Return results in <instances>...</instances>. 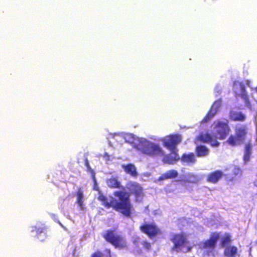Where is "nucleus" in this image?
I'll return each instance as SVG.
<instances>
[{
	"mask_svg": "<svg viewBox=\"0 0 257 257\" xmlns=\"http://www.w3.org/2000/svg\"><path fill=\"white\" fill-rule=\"evenodd\" d=\"M113 195L118 198V200L111 197L110 202L107 197L99 192L97 199L102 202V205L106 208H112L114 210L121 213L126 217H131L133 205L129 194L123 191L117 190L113 193Z\"/></svg>",
	"mask_w": 257,
	"mask_h": 257,
	"instance_id": "1",
	"label": "nucleus"
},
{
	"mask_svg": "<svg viewBox=\"0 0 257 257\" xmlns=\"http://www.w3.org/2000/svg\"><path fill=\"white\" fill-rule=\"evenodd\" d=\"M214 129L215 136L208 133L201 134L198 137V140L201 143L209 144L213 147H218L219 146L220 143L217 139L225 140L231 131L227 120L225 122L220 120L217 121L214 124Z\"/></svg>",
	"mask_w": 257,
	"mask_h": 257,
	"instance_id": "2",
	"label": "nucleus"
},
{
	"mask_svg": "<svg viewBox=\"0 0 257 257\" xmlns=\"http://www.w3.org/2000/svg\"><path fill=\"white\" fill-rule=\"evenodd\" d=\"M170 240L173 245L171 248L172 251L188 252L191 251L192 247L186 245L189 243L186 235L184 232L175 233L171 236Z\"/></svg>",
	"mask_w": 257,
	"mask_h": 257,
	"instance_id": "3",
	"label": "nucleus"
},
{
	"mask_svg": "<svg viewBox=\"0 0 257 257\" xmlns=\"http://www.w3.org/2000/svg\"><path fill=\"white\" fill-rule=\"evenodd\" d=\"M102 236L107 242L111 244L115 248L123 249L127 247L124 237L114 230H106Z\"/></svg>",
	"mask_w": 257,
	"mask_h": 257,
	"instance_id": "4",
	"label": "nucleus"
},
{
	"mask_svg": "<svg viewBox=\"0 0 257 257\" xmlns=\"http://www.w3.org/2000/svg\"><path fill=\"white\" fill-rule=\"evenodd\" d=\"M137 149L142 154L151 157H162L164 152L159 144L145 141L139 144Z\"/></svg>",
	"mask_w": 257,
	"mask_h": 257,
	"instance_id": "5",
	"label": "nucleus"
},
{
	"mask_svg": "<svg viewBox=\"0 0 257 257\" xmlns=\"http://www.w3.org/2000/svg\"><path fill=\"white\" fill-rule=\"evenodd\" d=\"M139 229L150 239L162 234L161 229L154 222L150 223L145 222L140 226Z\"/></svg>",
	"mask_w": 257,
	"mask_h": 257,
	"instance_id": "6",
	"label": "nucleus"
},
{
	"mask_svg": "<svg viewBox=\"0 0 257 257\" xmlns=\"http://www.w3.org/2000/svg\"><path fill=\"white\" fill-rule=\"evenodd\" d=\"M126 187L131 194L134 195L136 201H141L144 196L143 188L141 185L136 182H130Z\"/></svg>",
	"mask_w": 257,
	"mask_h": 257,
	"instance_id": "7",
	"label": "nucleus"
},
{
	"mask_svg": "<svg viewBox=\"0 0 257 257\" xmlns=\"http://www.w3.org/2000/svg\"><path fill=\"white\" fill-rule=\"evenodd\" d=\"M181 141V137L178 135H171L162 140L163 145L167 149L173 150Z\"/></svg>",
	"mask_w": 257,
	"mask_h": 257,
	"instance_id": "8",
	"label": "nucleus"
},
{
	"mask_svg": "<svg viewBox=\"0 0 257 257\" xmlns=\"http://www.w3.org/2000/svg\"><path fill=\"white\" fill-rule=\"evenodd\" d=\"M220 238L219 233L212 232L210 233L209 237L203 241L202 248L213 250L216 246L217 241Z\"/></svg>",
	"mask_w": 257,
	"mask_h": 257,
	"instance_id": "9",
	"label": "nucleus"
},
{
	"mask_svg": "<svg viewBox=\"0 0 257 257\" xmlns=\"http://www.w3.org/2000/svg\"><path fill=\"white\" fill-rule=\"evenodd\" d=\"M238 85L240 89V93H238L235 92V97L236 99L238 100L239 98H240L243 99V102L245 106L247 107L250 108H251V103L250 102L249 97L247 94V93L246 91V88L244 84L242 82H239L238 83Z\"/></svg>",
	"mask_w": 257,
	"mask_h": 257,
	"instance_id": "10",
	"label": "nucleus"
},
{
	"mask_svg": "<svg viewBox=\"0 0 257 257\" xmlns=\"http://www.w3.org/2000/svg\"><path fill=\"white\" fill-rule=\"evenodd\" d=\"M221 99L215 100L212 104L209 110L202 119V121L206 122L210 120L218 111L221 105Z\"/></svg>",
	"mask_w": 257,
	"mask_h": 257,
	"instance_id": "11",
	"label": "nucleus"
},
{
	"mask_svg": "<svg viewBox=\"0 0 257 257\" xmlns=\"http://www.w3.org/2000/svg\"><path fill=\"white\" fill-rule=\"evenodd\" d=\"M223 172L221 170H216L209 173L206 177V181L212 184L217 183L223 177Z\"/></svg>",
	"mask_w": 257,
	"mask_h": 257,
	"instance_id": "12",
	"label": "nucleus"
},
{
	"mask_svg": "<svg viewBox=\"0 0 257 257\" xmlns=\"http://www.w3.org/2000/svg\"><path fill=\"white\" fill-rule=\"evenodd\" d=\"M235 135L242 142L245 140L247 134V127L245 125H240L235 128Z\"/></svg>",
	"mask_w": 257,
	"mask_h": 257,
	"instance_id": "13",
	"label": "nucleus"
},
{
	"mask_svg": "<svg viewBox=\"0 0 257 257\" xmlns=\"http://www.w3.org/2000/svg\"><path fill=\"white\" fill-rule=\"evenodd\" d=\"M106 184L110 188L124 189V187L121 185L120 182L118 180L116 177L111 176L107 179Z\"/></svg>",
	"mask_w": 257,
	"mask_h": 257,
	"instance_id": "14",
	"label": "nucleus"
},
{
	"mask_svg": "<svg viewBox=\"0 0 257 257\" xmlns=\"http://www.w3.org/2000/svg\"><path fill=\"white\" fill-rule=\"evenodd\" d=\"M178 175V172L175 170H170L166 172L165 173L161 174L159 177V181H163L169 179L175 178Z\"/></svg>",
	"mask_w": 257,
	"mask_h": 257,
	"instance_id": "15",
	"label": "nucleus"
},
{
	"mask_svg": "<svg viewBox=\"0 0 257 257\" xmlns=\"http://www.w3.org/2000/svg\"><path fill=\"white\" fill-rule=\"evenodd\" d=\"M229 117L232 121H243L245 119V116L242 112L235 111H230L229 114Z\"/></svg>",
	"mask_w": 257,
	"mask_h": 257,
	"instance_id": "16",
	"label": "nucleus"
},
{
	"mask_svg": "<svg viewBox=\"0 0 257 257\" xmlns=\"http://www.w3.org/2000/svg\"><path fill=\"white\" fill-rule=\"evenodd\" d=\"M196 155L197 157H202L206 156L209 153V149L205 146L200 145L195 147Z\"/></svg>",
	"mask_w": 257,
	"mask_h": 257,
	"instance_id": "17",
	"label": "nucleus"
},
{
	"mask_svg": "<svg viewBox=\"0 0 257 257\" xmlns=\"http://www.w3.org/2000/svg\"><path fill=\"white\" fill-rule=\"evenodd\" d=\"M76 203L77 204L78 206L79 207L81 210L85 209V206L83 204L84 202V196H83V192L82 189L80 188H78L76 193Z\"/></svg>",
	"mask_w": 257,
	"mask_h": 257,
	"instance_id": "18",
	"label": "nucleus"
},
{
	"mask_svg": "<svg viewBox=\"0 0 257 257\" xmlns=\"http://www.w3.org/2000/svg\"><path fill=\"white\" fill-rule=\"evenodd\" d=\"M181 160L182 162L189 165L194 164L196 161L195 156L193 153L183 154L181 158Z\"/></svg>",
	"mask_w": 257,
	"mask_h": 257,
	"instance_id": "19",
	"label": "nucleus"
},
{
	"mask_svg": "<svg viewBox=\"0 0 257 257\" xmlns=\"http://www.w3.org/2000/svg\"><path fill=\"white\" fill-rule=\"evenodd\" d=\"M179 159V157L176 154H174L173 155L171 154H168L164 156L163 161L164 163L169 164H173Z\"/></svg>",
	"mask_w": 257,
	"mask_h": 257,
	"instance_id": "20",
	"label": "nucleus"
},
{
	"mask_svg": "<svg viewBox=\"0 0 257 257\" xmlns=\"http://www.w3.org/2000/svg\"><path fill=\"white\" fill-rule=\"evenodd\" d=\"M224 254L227 257H235L237 254V248L235 246H227L224 249Z\"/></svg>",
	"mask_w": 257,
	"mask_h": 257,
	"instance_id": "21",
	"label": "nucleus"
},
{
	"mask_svg": "<svg viewBox=\"0 0 257 257\" xmlns=\"http://www.w3.org/2000/svg\"><path fill=\"white\" fill-rule=\"evenodd\" d=\"M242 143L235 135H230L226 140V143L232 147L237 146Z\"/></svg>",
	"mask_w": 257,
	"mask_h": 257,
	"instance_id": "22",
	"label": "nucleus"
},
{
	"mask_svg": "<svg viewBox=\"0 0 257 257\" xmlns=\"http://www.w3.org/2000/svg\"><path fill=\"white\" fill-rule=\"evenodd\" d=\"M123 169L126 173L132 176L136 177L138 175L136 168L133 164H127L123 167Z\"/></svg>",
	"mask_w": 257,
	"mask_h": 257,
	"instance_id": "23",
	"label": "nucleus"
},
{
	"mask_svg": "<svg viewBox=\"0 0 257 257\" xmlns=\"http://www.w3.org/2000/svg\"><path fill=\"white\" fill-rule=\"evenodd\" d=\"M91 257H111V250L109 248H106L103 252L97 250L91 255Z\"/></svg>",
	"mask_w": 257,
	"mask_h": 257,
	"instance_id": "24",
	"label": "nucleus"
},
{
	"mask_svg": "<svg viewBox=\"0 0 257 257\" xmlns=\"http://www.w3.org/2000/svg\"><path fill=\"white\" fill-rule=\"evenodd\" d=\"M31 231L35 233L37 237H39V236L42 234L44 238L41 239V241H44L45 238L46 237V228L45 227H37L35 226Z\"/></svg>",
	"mask_w": 257,
	"mask_h": 257,
	"instance_id": "25",
	"label": "nucleus"
},
{
	"mask_svg": "<svg viewBox=\"0 0 257 257\" xmlns=\"http://www.w3.org/2000/svg\"><path fill=\"white\" fill-rule=\"evenodd\" d=\"M231 241V236L229 233H225L221 238V245L222 247H227Z\"/></svg>",
	"mask_w": 257,
	"mask_h": 257,
	"instance_id": "26",
	"label": "nucleus"
},
{
	"mask_svg": "<svg viewBox=\"0 0 257 257\" xmlns=\"http://www.w3.org/2000/svg\"><path fill=\"white\" fill-rule=\"evenodd\" d=\"M251 154V145L250 143H247L244 147V160L248 161Z\"/></svg>",
	"mask_w": 257,
	"mask_h": 257,
	"instance_id": "27",
	"label": "nucleus"
},
{
	"mask_svg": "<svg viewBox=\"0 0 257 257\" xmlns=\"http://www.w3.org/2000/svg\"><path fill=\"white\" fill-rule=\"evenodd\" d=\"M187 179L189 182L195 183L197 181V176L192 173H189L187 175Z\"/></svg>",
	"mask_w": 257,
	"mask_h": 257,
	"instance_id": "28",
	"label": "nucleus"
},
{
	"mask_svg": "<svg viewBox=\"0 0 257 257\" xmlns=\"http://www.w3.org/2000/svg\"><path fill=\"white\" fill-rule=\"evenodd\" d=\"M233 177H240L242 175L241 170L238 167H235L233 170Z\"/></svg>",
	"mask_w": 257,
	"mask_h": 257,
	"instance_id": "29",
	"label": "nucleus"
},
{
	"mask_svg": "<svg viewBox=\"0 0 257 257\" xmlns=\"http://www.w3.org/2000/svg\"><path fill=\"white\" fill-rule=\"evenodd\" d=\"M142 244L143 245V248L144 249L149 251L151 250L152 246L150 242L147 240H144L142 242Z\"/></svg>",
	"mask_w": 257,
	"mask_h": 257,
	"instance_id": "30",
	"label": "nucleus"
},
{
	"mask_svg": "<svg viewBox=\"0 0 257 257\" xmlns=\"http://www.w3.org/2000/svg\"><path fill=\"white\" fill-rule=\"evenodd\" d=\"M85 165L88 169H90V165H89V162H88V161L87 160V159H86L85 161Z\"/></svg>",
	"mask_w": 257,
	"mask_h": 257,
	"instance_id": "31",
	"label": "nucleus"
},
{
	"mask_svg": "<svg viewBox=\"0 0 257 257\" xmlns=\"http://www.w3.org/2000/svg\"><path fill=\"white\" fill-rule=\"evenodd\" d=\"M128 137V138H133L134 137V135L130 134L126 136V138Z\"/></svg>",
	"mask_w": 257,
	"mask_h": 257,
	"instance_id": "32",
	"label": "nucleus"
},
{
	"mask_svg": "<svg viewBox=\"0 0 257 257\" xmlns=\"http://www.w3.org/2000/svg\"><path fill=\"white\" fill-rule=\"evenodd\" d=\"M126 142H128L130 144H132L133 143V142L130 141L128 140H126Z\"/></svg>",
	"mask_w": 257,
	"mask_h": 257,
	"instance_id": "33",
	"label": "nucleus"
},
{
	"mask_svg": "<svg viewBox=\"0 0 257 257\" xmlns=\"http://www.w3.org/2000/svg\"><path fill=\"white\" fill-rule=\"evenodd\" d=\"M255 90H256V91L257 92V87H256V88H255Z\"/></svg>",
	"mask_w": 257,
	"mask_h": 257,
	"instance_id": "34",
	"label": "nucleus"
}]
</instances>
